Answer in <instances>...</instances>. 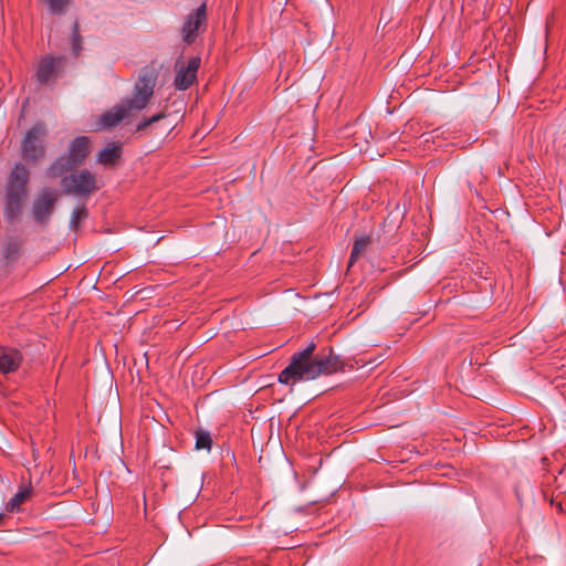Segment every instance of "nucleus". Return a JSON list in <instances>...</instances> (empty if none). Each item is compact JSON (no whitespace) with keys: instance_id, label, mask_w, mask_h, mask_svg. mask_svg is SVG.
<instances>
[{"instance_id":"nucleus-1","label":"nucleus","mask_w":566,"mask_h":566,"mask_svg":"<svg viewBox=\"0 0 566 566\" xmlns=\"http://www.w3.org/2000/svg\"><path fill=\"white\" fill-rule=\"evenodd\" d=\"M316 344L311 342L304 349L294 353L290 364L279 374V381L283 385L294 386L300 381H308L322 375H332L344 371L347 367L354 368L353 359H343L335 355L332 347L315 353Z\"/></svg>"},{"instance_id":"nucleus-2","label":"nucleus","mask_w":566,"mask_h":566,"mask_svg":"<svg viewBox=\"0 0 566 566\" xmlns=\"http://www.w3.org/2000/svg\"><path fill=\"white\" fill-rule=\"evenodd\" d=\"M30 171L22 163H17L8 175L2 190L1 203L8 224L20 221L29 196Z\"/></svg>"},{"instance_id":"nucleus-3","label":"nucleus","mask_w":566,"mask_h":566,"mask_svg":"<svg viewBox=\"0 0 566 566\" xmlns=\"http://www.w3.org/2000/svg\"><path fill=\"white\" fill-rule=\"evenodd\" d=\"M92 150L88 136L73 138L64 154L56 157L45 170L49 179H56L83 166Z\"/></svg>"},{"instance_id":"nucleus-4","label":"nucleus","mask_w":566,"mask_h":566,"mask_svg":"<svg viewBox=\"0 0 566 566\" xmlns=\"http://www.w3.org/2000/svg\"><path fill=\"white\" fill-rule=\"evenodd\" d=\"M48 128L43 122L35 123L21 142V157L31 165H36L46 156Z\"/></svg>"},{"instance_id":"nucleus-5","label":"nucleus","mask_w":566,"mask_h":566,"mask_svg":"<svg viewBox=\"0 0 566 566\" xmlns=\"http://www.w3.org/2000/svg\"><path fill=\"white\" fill-rule=\"evenodd\" d=\"M70 172L60 177L64 193L87 199L99 189L96 177L91 170L84 168Z\"/></svg>"},{"instance_id":"nucleus-6","label":"nucleus","mask_w":566,"mask_h":566,"mask_svg":"<svg viewBox=\"0 0 566 566\" xmlns=\"http://www.w3.org/2000/svg\"><path fill=\"white\" fill-rule=\"evenodd\" d=\"M66 57L64 55L41 57L35 69V80L41 85L54 83L64 74Z\"/></svg>"},{"instance_id":"nucleus-7","label":"nucleus","mask_w":566,"mask_h":566,"mask_svg":"<svg viewBox=\"0 0 566 566\" xmlns=\"http://www.w3.org/2000/svg\"><path fill=\"white\" fill-rule=\"evenodd\" d=\"M57 199V190L52 188L45 187L38 193L32 205V217L38 224L49 223Z\"/></svg>"},{"instance_id":"nucleus-8","label":"nucleus","mask_w":566,"mask_h":566,"mask_svg":"<svg viewBox=\"0 0 566 566\" xmlns=\"http://www.w3.org/2000/svg\"><path fill=\"white\" fill-rule=\"evenodd\" d=\"M156 84V77L150 72H145L139 75L134 94L130 98L125 99L134 111L144 109L154 94V87Z\"/></svg>"},{"instance_id":"nucleus-9","label":"nucleus","mask_w":566,"mask_h":566,"mask_svg":"<svg viewBox=\"0 0 566 566\" xmlns=\"http://www.w3.org/2000/svg\"><path fill=\"white\" fill-rule=\"evenodd\" d=\"M201 65L200 56H192L185 65L180 60L175 63L174 86L178 91H186L197 82V74Z\"/></svg>"},{"instance_id":"nucleus-10","label":"nucleus","mask_w":566,"mask_h":566,"mask_svg":"<svg viewBox=\"0 0 566 566\" xmlns=\"http://www.w3.org/2000/svg\"><path fill=\"white\" fill-rule=\"evenodd\" d=\"M207 24V4L201 3L193 12L186 18L181 29L182 40L188 45L192 44L203 27Z\"/></svg>"},{"instance_id":"nucleus-11","label":"nucleus","mask_w":566,"mask_h":566,"mask_svg":"<svg viewBox=\"0 0 566 566\" xmlns=\"http://www.w3.org/2000/svg\"><path fill=\"white\" fill-rule=\"evenodd\" d=\"M24 241L14 235L7 237L1 244L0 253L4 268H11L22 255Z\"/></svg>"},{"instance_id":"nucleus-12","label":"nucleus","mask_w":566,"mask_h":566,"mask_svg":"<svg viewBox=\"0 0 566 566\" xmlns=\"http://www.w3.org/2000/svg\"><path fill=\"white\" fill-rule=\"evenodd\" d=\"M132 111H134V108L126 101H123L120 104L115 105L99 116V128H113L117 126L124 118L129 116Z\"/></svg>"},{"instance_id":"nucleus-13","label":"nucleus","mask_w":566,"mask_h":566,"mask_svg":"<svg viewBox=\"0 0 566 566\" xmlns=\"http://www.w3.org/2000/svg\"><path fill=\"white\" fill-rule=\"evenodd\" d=\"M23 361V355L17 348L0 346V373L3 375L17 371Z\"/></svg>"},{"instance_id":"nucleus-14","label":"nucleus","mask_w":566,"mask_h":566,"mask_svg":"<svg viewBox=\"0 0 566 566\" xmlns=\"http://www.w3.org/2000/svg\"><path fill=\"white\" fill-rule=\"evenodd\" d=\"M123 155V149L119 144H111L97 154V163L105 167L115 166Z\"/></svg>"},{"instance_id":"nucleus-15","label":"nucleus","mask_w":566,"mask_h":566,"mask_svg":"<svg viewBox=\"0 0 566 566\" xmlns=\"http://www.w3.org/2000/svg\"><path fill=\"white\" fill-rule=\"evenodd\" d=\"M33 489L31 485L22 486L19 491L7 502L6 510L10 513L19 512L21 505L31 499Z\"/></svg>"},{"instance_id":"nucleus-16","label":"nucleus","mask_w":566,"mask_h":566,"mask_svg":"<svg viewBox=\"0 0 566 566\" xmlns=\"http://www.w3.org/2000/svg\"><path fill=\"white\" fill-rule=\"evenodd\" d=\"M371 243L370 235H363L360 238H357L353 244V249L350 252L348 266H352L357 259L360 256V254L366 250V248Z\"/></svg>"},{"instance_id":"nucleus-17","label":"nucleus","mask_w":566,"mask_h":566,"mask_svg":"<svg viewBox=\"0 0 566 566\" xmlns=\"http://www.w3.org/2000/svg\"><path fill=\"white\" fill-rule=\"evenodd\" d=\"M72 53L75 57L80 56L83 49V36L80 31V23L77 20L72 25L71 34Z\"/></svg>"},{"instance_id":"nucleus-18","label":"nucleus","mask_w":566,"mask_h":566,"mask_svg":"<svg viewBox=\"0 0 566 566\" xmlns=\"http://www.w3.org/2000/svg\"><path fill=\"white\" fill-rule=\"evenodd\" d=\"M48 6L50 13L54 15H62L66 12L72 3V0H43Z\"/></svg>"},{"instance_id":"nucleus-19","label":"nucleus","mask_w":566,"mask_h":566,"mask_svg":"<svg viewBox=\"0 0 566 566\" xmlns=\"http://www.w3.org/2000/svg\"><path fill=\"white\" fill-rule=\"evenodd\" d=\"M88 217V210L85 205H82L80 207H76L73 212L70 220V226L72 229L80 228V224L83 220H85Z\"/></svg>"},{"instance_id":"nucleus-20","label":"nucleus","mask_w":566,"mask_h":566,"mask_svg":"<svg viewBox=\"0 0 566 566\" xmlns=\"http://www.w3.org/2000/svg\"><path fill=\"white\" fill-rule=\"evenodd\" d=\"M212 439L208 431L198 430L196 431V449L201 450L206 449L208 451L211 450Z\"/></svg>"},{"instance_id":"nucleus-21","label":"nucleus","mask_w":566,"mask_h":566,"mask_svg":"<svg viewBox=\"0 0 566 566\" xmlns=\"http://www.w3.org/2000/svg\"><path fill=\"white\" fill-rule=\"evenodd\" d=\"M166 117V114L164 112L161 113H158L151 117H148V118H144L137 126H136V132L139 133V132H144L146 128H148L149 126H151L153 124L159 122L160 119L165 118Z\"/></svg>"},{"instance_id":"nucleus-22","label":"nucleus","mask_w":566,"mask_h":566,"mask_svg":"<svg viewBox=\"0 0 566 566\" xmlns=\"http://www.w3.org/2000/svg\"><path fill=\"white\" fill-rule=\"evenodd\" d=\"M3 518H4V515L0 514V523L2 522Z\"/></svg>"}]
</instances>
